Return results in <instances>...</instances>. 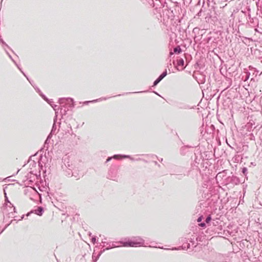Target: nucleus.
<instances>
[{
	"instance_id": "a19ab883",
	"label": "nucleus",
	"mask_w": 262,
	"mask_h": 262,
	"mask_svg": "<svg viewBox=\"0 0 262 262\" xmlns=\"http://www.w3.org/2000/svg\"><path fill=\"white\" fill-rule=\"evenodd\" d=\"M9 225H10V224H7V225L5 226V227L4 228V229H5L8 227V226H9Z\"/></svg>"
},
{
	"instance_id": "e433bc0d",
	"label": "nucleus",
	"mask_w": 262,
	"mask_h": 262,
	"mask_svg": "<svg viewBox=\"0 0 262 262\" xmlns=\"http://www.w3.org/2000/svg\"><path fill=\"white\" fill-rule=\"evenodd\" d=\"M45 101H46L47 102L50 101V100L48 99L47 97L45 98V99H43Z\"/></svg>"
},
{
	"instance_id": "72a5a7b5",
	"label": "nucleus",
	"mask_w": 262,
	"mask_h": 262,
	"mask_svg": "<svg viewBox=\"0 0 262 262\" xmlns=\"http://www.w3.org/2000/svg\"><path fill=\"white\" fill-rule=\"evenodd\" d=\"M179 249H180V248H176V247L173 248L171 249L172 250H179Z\"/></svg>"
},
{
	"instance_id": "1a4fd4ad",
	"label": "nucleus",
	"mask_w": 262,
	"mask_h": 262,
	"mask_svg": "<svg viewBox=\"0 0 262 262\" xmlns=\"http://www.w3.org/2000/svg\"><path fill=\"white\" fill-rule=\"evenodd\" d=\"M53 102H54L52 101V100H50V101H49L48 103L53 107L54 110L55 111V114H56V115L57 116V113L58 112H56V111H57V110L59 109V107L57 105L54 104Z\"/></svg>"
},
{
	"instance_id": "a878e982",
	"label": "nucleus",
	"mask_w": 262,
	"mask_h": 262,
	"mask_svg": "<svg viewBox=\"0 0 262 262\" xmlns=\"http://www.w3.org/2000/svg\"><path fill=\"white\" fill-rule=\"evenodd\" d=\"M5 201L9 203L10 204V205H11L12 204L9 201L6 195V193L5 192Z\"/></svg>"
},
{
	"instance_id": "bb28decb",
	"label": "nucleus",
	"mask_w": 262,
	"mask_h": 262,
	"mask_svg": "<svg viewBox=\"0 0 262 262\" xmlns=\"http://www.w3.org/2000/svg\"><path fill=\"white\" fill-rule=\"evenodd\" d=\"M206 223L205 222H203V223H201L200 224H199V226L202 227H204L206 226Z\"/></svg>"
},
{
	"instance_id": "37998d69",
	"label": "nucleus",
	"mask_w": 262,
	"mask_h": 262,
	"mask_svg": "<svg viewBox=\"0 0 262 262\" xmlns=\"http://www.w3.org/2000/svg\"><path fill=\"white\" fill-rule=\"evenodd\" d=\"M201 13V11H200L198 13V15H200Z\"/></svg>"
},
{
	"instance_id": "a18cd8bd",
	"label": "nucleus",
	"mask_w": 262,
	"mask_h": 262,
	"mask_svg": "<svg viewBox=\"0 0 262 262\" xmlns=\"http://www.w3.org/2000/svg\"><path fill=\"white\" fill-rule=\"evenodd\" d=\"M160 162H162L163 161V159L161 158L160 160H159Z\"/></svg>"
},
{
	"instance_id": "de8ad7c7",
	"label": "nucleus",
	"mask_w": 262,
	"mask_h": 262,
	"mask_svg": "<svg viewBox=\"0 0 262 262\" xmlns=\"http://www.w3.org/2000/svg\"><path fill=\"white\" fill-rule=\"evenodd\" d=\"M251 136H252V137L251 138V139H252L253 137H254V136H253V134H251Z\"/></svg>"
},
{
	"instance_id": "473e14b6",
	"label": "nucleus",
	"mask_w": 262,
	"mask_h": 262,
	"mask_svg": "<svg viewBox=\"0 0 262 262\" xmlns=\"http://www.w3.org/2000/svg\"><path fill=\"white\" fill-rule=\"evenodd\" d=\"M49 142H50V140L49 139L47 138V139H46V140L45 141V144H48L49 143Z\"/></svg>"
},
{
	"instance_id": "b1692460",
	"label": "nucleus",
	"mask_w": 262,
	"mask_h": 262,
	"mask_svg": "<svg viewBox=\"0 0 262 262\" xmlns=\"http://www.w3.org/2000/svg\"><path fill=\"white\" fill-rule=\"evenodd\" d=\"M179 108L181 109H187L188 108V106L187 105H182V106H178Z\"/></svg>"
},
{
	"instance_id": "49530a36",
	"label": "nucleus",
	"mask_w": 262,
	"mask_h": 262,
	"mask_svg": "<svg viewBox=\"0 0 262 262\" xmlns=\"http://www.w3.org/2000/svg\"><path fill=\"white\" fill-rule=\"evenodd\" d=\"M142 92H134V93H141Z\"/></svg>"
},
{
	"instance_id": "39448f33",
	"label": "nucleus",
	"mask_w": 262,
	"mask_h": 262,
	"mask_svg": "<svg viewBox=\"0 0 262 262\" xmlns=\"http://www.w3.org/2000/svg\"><path fill=\"white\" fill-rule=\"evenodd\" d=\"M167 74V71L165 70L154 81L153 86L157 85Z\"/></svg>"
},
{
	"instance_id": "f8f14e48",
	"label": "nucleus",
	"mask_w": 262,
	"mask_h": 262,
	"mask_svg": "<svg viewBox=\"0 0 262 262\" xmlns=\"http://www.w3.org/2000/svg\"><path fill=\"white\" fill-rule=\"evenodd\" d=\"M107 99V98H100V99H96V100H92V101H85L84 102V104H88L90 102H97L99 100H106Z\"/></svg>"
},
{
	"instance_id": "f3484780",
	"label": "nucleus",
	"mask_w": 262,
	"mask_h": 262,
	"mask_svg": "<svg viewBox=\"0 0 262 262\" xmlns=\"http://www.w3.org/2000/svg\"><path fill=\"white\" fill-rule=\"evenodd\" d=\"M182 248H183V249H189V248H190V243H188V244H187L186 245H184V244H183V245L182 246Z\"/></svg>"
},
{
	"instance_id": "6e6552de",
	"label": "nucleus",
	"mask_w": 262,
	"mask_h": 262,
	"mask_svg": "<svg viewBox=\"0 0 262 262\" xmlns=\"http://www.w3.org/2000/svg\"><path fill=\"white\" fill-rule=\"evenodd\" d=\"M184 64V61L183 58H180L177 60V67H183ZM184 67H182L181 69H179L178 67H177L178 70H183L184 69Z\"/></svg>"
},
{
	"instance_id": "79ce46f5",
	"label": "nucleus",
	"mask_w": 262,
	"mask_h": 262,
	"mask_svg": "<svg viewBox=\"0 0 262 262\" xmlns=\"http://www.w3.org/2000/svg\"><path fill=\"white\" fill-rule=\"evenodd\" d=\"M24 215H23L21 217V219H19V220H22V219L24 218Z\"/></svg>"
},
{
	"instance_id": "09e8293b",
	"label": "nucleus",
	"mask_w": 262,
	"mask_h": 262,
	"mask_svg": "<svg viewBox=\"0 0 262 262\" xmlns=\"http://www.w3.org/2000/svg\"><path fill=\"white\" fill-rule=\"evenodd\" d=\"M251 136H252V137L251 138V139H252L253 137H254V136H253V134H251Z\"/></svg>"
},
{
	"instance_id": "7c9ffc66",
	"label": "nucleus",
	"mask_w": 262,
	"mask_h": 262,
	"mask_svg": "<svg viewBox=\"0 0 262 262\" xmlns=\"http://www.w3.org/2000/svg\"><path fill=\"white\" fill-rule=\"evenodd\" d=\"M40 96L43 98V99H45V98L46 97V96L43 94L42 93H40Z\"/></svg>"
},
{
	"instance_id": "ddd939ff",
	"label": "nucleus",
	"mask_w": 262,
	"mask_h": 262,
	"mask_svg": "<svg viewBox=\"0 0 262 262\" xmlns=\"http://www.w3.org/2000/svg\"><path fill=\"white\" fill-rule=\"evenodd\" d=\"M70 104H71L70 103H66V107L69 109L71 108L74 107V100L73 99L72 100V105H70Z\"/></svg>"
},
{
	"instance_id": "8fccbe9b",
	"label": "nucleus",
	"mask_w": 262,
	"mask_h": 262,
	"mask_svg": "<svg viewBox=\"0 0 262 262\" xmlns=\"http://www.w3.org/2000/svg\"><path fill=\"white\" fill-rule=\"evenodd\" d=\"M251 136H252V137L251 138V139H252L253 137H254V136H253V134H251Z\"/></svg>"
},
{
	"instance_id": "4d7b16f0",
	"label": "nucleus",
	"mask_w": 262,
	"mask_h": 262,
	"mask_svg": "<svg viewBox=\"0 0 262 262\" xmlns=\"http://www.w3.org/2000/svg\"><path fill=\"white\" fill-rule=\"evenodd\" d=\"M261 62H262V60H261Z\"/></svg>"
},
{
	"instance_id": "423d86ee",
	"label": "nucleus",
	"mask_w": 262,
	"mask_h": 262,
	"mask_svg": "<svg viewBox=\"0 0 262 262\" xmlns=\"http://www.w3.org/2000/svg\"><path fill=\"white\" fill-rule=\"evenodd\" d=\"M43 212V208L42 207L39 206L38 207L37 209L32 210L30 212L28 213L27 215L29 216L30 213H34L38 215L41 216Z\"/></svg>"
},
{
	"instance_id": "6ab92c4d",
	"label": "nucleus",
	"mask_w": 262,
	"mask_h": 262,
	"mask_svg": "<svg viewBox=\"0 0 262 262\" xmlns=\"http://www.w3.org/2000/svg\"><path fill=\"white\" fill-rule=\"evenodd\" d=\"M193 239H194V238L193 239L191 238L190 240V242L191 243L192 246L193 247H195L196 246L197 244L193 241Z\"/></svg>"
},
{
	"instance_id": "603ef678",
	"label": "nucleus",
	"mask_w": 262,
	"mask_h": 262,
	"mask_svg": "<svg viewBox=\"0 0 262 262\" xmlns=\"http://www.w3.org/2000/svg\"><path fill=\"white\" fill-rule=\"evenodd\" d=\"M171 66V63H169V67H170Z\"/></svg>"
},
{
	"instance_id": "20e7f679",
	"label": "nucleus",
	"mask_w": 262,
	"mask_h": 262,
	"mask_svg": "<svg viewBox=\"0 0 262 262\" xmlns=\"http://www.w3.org/2000/svg\"><path fill=\"white\" fill-rule=\"evenodd\" d=\"M72 98H60L58 100L61 107H66V103H70L72 105Z\"/></svg>"
},
{
	"instance_id": "9d476101",
	"label": "nucleus",
	"mask_w": 262,
	"mask_h": 262,
	"mask_svg": "<svg viewBox=\"0 0 262 262\" xmlns=\"http://www.w3.org/2000/svg\"><path fill=\"white\" fill-rule=\"evenodd\" d=\"M68 110L69 108H67L66 107H61L60 108V113L61 115H65Z\"/></svg>"
},
{
	"instance_id": "c03bdc74",
	"label": "nucleus",
	"mask_w": 262,
	"mask_h": 262,
	"mask_svg": "<svg viewBox=\"0 0 262 262\" xmlns=\"http://www.w3.org/2000/svg\"><path fill=\"white\" fill-rule=\"evenodd\" d=\"M67 172H68V174H69V175L71 174V172L70 171H67Z\"/></svg>"
},
{
	"instance_id": "f03ea898",
	"label": "nucleus",
	"mask_w": 262,
	"mask_h": 262,
	"mask_svg": "<svg viewBox=\"0 0 262 262\" xmlns=\"http://www.w3.org/2000/svg\"><path fill=\"white\" fill-rule=\"evenodd\" d=\"M212 257L208 259L212 262H229L230 258L227 255H224L221 253H212Z\"/></svg>"
},
{
	"instance_id": "7ed1b4c3",
	"label": "nucleus",
	"mask_w": 262,
	"mask_h": 262,
	"mask_svg": "<svg viewBox=\"0 0 262 262\" xmlns=\"http://www.w3.org/2000/svg\"><path fill=\"white\" fill-rule=\"evenodd\" d=\"M125 158H128L130 160H132V161H135V160H140V158L139 159H135L134 158L130 156L129 155H114L113 157H108L107 159H106V162H109L110 161H111L112 159H114L115 160H119V159H125Z\"/></svg>"
},
{
	"instance_id": "c756f323",
	"label": "nucleus",
	"mask_w": 262,
	"mask_h": 262,
	"mask_svg": "<svg viewBox=\"0 0 262 262\" xmlns=\"http://www.w3.org/2000/svg\"><path fill=\"white\" fill-rule=\"evenodd\" d=\"M106 238L104 237V238L102 239V243H103L104 244H106V243H107L106 242Z\"/></svg>"
},
{
	"instance_id": "4c0bfd02",
	"label": "nucleus",
	"mask_w": 262,
	"mask_h": 262,
	"mask_svg": "<svg viewBox=\"0 0 262 262\" xmlns=\"http://www.w3.org/2000/svg\"><path fill=\"white\" fill-rule=\"evenodd\" d=\"M235 179H236V182H238V183H241L240 181L239 180L238 178H235Z\"/></svg>"
},
{
	"instance_id": "ea45409f",
	"label": "nucleus",
	"mask_w": 262,
	"mask_h": 262,
	"mask_svg": "<svg viewBox=\"0 0 262 262\" xmlns=\"http://www.w3.org/2000/svg\"><path fill=\"white\" fill-rule=\"evenodd\" d=\"M92 233H91V232H89V234H88V235H89V236H92Z\"/></svg>"
},
{
	"instance_id": "864d4df0",
	"label": "nucleus",
	"mask_w": 262,
	"mask_h": 262,
	"mask_svg": "<svg viewBox=\"0 0 262 262\" xmlns=\"http://www.w3.org/2000/svg\"><path fill=\"white\" fill-rule=\"evenodd\" d=\"M171 66V63H169V67H170Z\"/></svg>"
},
{
	"instance_id": "2eb2a0df",
	"label": "nucleus",
	"mask_w": 262,
	"mask_h": 262,
	"mask_svg": "<svg viewBox=\"0 0 262 262\" xmlns=\"http://www.w3.org/2000/svg\"><path fill=\"white\" fill-rule=\"evenodd\" d=\"M245 74H246V75H245V79H244L245 81H246L249 79L250 75V72H249L248 71L246 72Z\"/></svg>"
},
{
	"instance_id": "a211bd4d",
	"label": "nucleus",
	"mask_w": 262,
	"mask_h": 262,
	"mask_svg": "<svg viewBox=\"0 0 262 262\" xmlns=\"http://www.w3.org/2000/svg\"><path fill=\"white\" fill-rule=\"evenodd\" d=\"M105 250H107L106 249H103L102 250H101L99 253L97 254V258H99V257L100 256V255L105 251Z\"/></svg>"
},
{
	"instance_id": "6e6d98bb",
	"label": "nucleus",
	"mask_w": 262,
	"mask_h": 262,
	"mask_svg": "<svg viewBox=\"0 0 262 262\" xmlns=\"http://www.w3.org/2000/svg\"><path fill=\"white\" fill-rule=\"evenodd\" d=\"M0 180H1V179L0 178Z\"/></svg>"
},
{
	"instance_id": "aec40b11",
	"label": "nucleus",
	"mask_w": 262,
	"mask_h": 262,
	"mask_svg": "<svg viewBox=\"0 0 262 262\" xmlns=\"http://www.w3.org/2000/svg\"><path fill=\"white\" fill-rule=\"evenodd\" d=\"M242 173L245 175L246 176L247 173V168L246 167H244L242 168Z\"/></svg>"
},
{
	"instance_id": "5701e85b",
	"label": "nucleus",
	"mask_w": 262,
	"mask_h": 262,
	"mask_svg": "<svg viewBox=\"0 0 262 262\" xmlns=\"http://www.w3.org/2000/svg\"><path fill=\"white\" fill-rule=\"evenodd\" d=\"M92 257L93 259V262H96L97 260L98 259V258H97V256H96L94 253L93 254Z\"/></svg>"
},
{
	"instance_id": "4468645a",
	"label": "nucleus",
	"mask_w": 262,
	"mask_h": 262,
	"mask_svg": "<svg viewBox=\"0 0 262 262\" xmlns=\"http://www.w3.org/2000/svg\"><path fill=\"white\" fill-rule=\"evenodd\" d=\"M118 242H119L111 243V245H112L111 247H112V248H114L120 247V245H117V244H121L120 243H118Z\"/></svg>"
},
{
	"instance_id": "c9c22d12",
	"label": "nucleus",
	"mask_w": 262,
	"mask_h": 262,
	"mask_svg": "<svg viewBox=\"0 0 262 262\" xmlns=\"http://www.w3.org/2000/svg\"><path fill=\"white\" fill-rule=\"evenodd\" d=\"M6 210H7L6 208H4V209H3V213H6V212H7Z\"/></svg>"
},
{
	"instance_id": "393cba45",
	"label": "nucleus",
	"mask_w": 262,
	"mask_h": 262,
	"mask_svg": "<svg viewBox=\"0 0 262 262\" xmlns=\"http://www.w3.org/2000/svg\"><path fill=\"white\" fill-rule=\"evenodd\" d=\"M91 241L94 244L96 242V237L95 236H93L92 237Z\"/></svg>"
},
{
	"instance_id": "0eeeda50",
	"label": "nucleus",
	"mask_w": 262,
	"mask_h": 262,
	"mask_svg": "<svg viewBox=\"0 0 262 262\" xmlns=\"http://www.w3.org/2000/svg\"><path fill=\"white\" fill-rule=\"evenodd\" d=\"M5 52L6 53V54L8 55V56H9V57L11 59V60L14 63V64L17 66V67L18 68V69L21 71V72L23 74V75L27 78V79H28V80H29V81L30 82V83L32 85V83L30 81L29 78L27 77V76L26 75V74L24 73V72L21 70V69L19 68V67L18 66V65L17 64V63L15 62V61L13 59L12 57L11 56V55L9 53V52L6 51L5 49Z\"/></svg>"
},
{
	"instance_id": "cd10ccee",
	"label": "nucleus",
	"mask_w": 262,
	"mask_h": 262,
	"mask_svg": "<svg viewBox=\"0 0 262 262\" xmlns=\"http://www.w3.org/2000/svg\"><path fill=\"white\" fill-rule=\"evenodd\" d=\"M203 216H200L197 220L198 222H201L202 221V220H203Z\"/></svg>"
},
{
	"instance_id": "5fc2aeb1",
	"label": "nucleus",
	"mask_w": 262,
	"mask_h": 262,
	"mask_svg": "<svg viewBox=\"0 0 262 262\" xmlns=\"http://www.w3.org/2000/svg\"><path fill=\"white\" fill-rule=\"evenodd\" d=\"M164 249H166V248H164ZM166 250H169V249L167 248Z\"/></svg>"
},
{
	"instance_id": "f704fd0d",
	"label": "nucleus",
	"mask_w": 262,
	"mask_h": 262,
	"mask_svg": "<svg viewBox=\"0 0 262 262\" xmlns=\"http://www.w3.org/2000/svg\"><path fill=\"white\" fill-rule=\"evenodd\" d=\"M10 209H13L14 210V211L15 212V208L14 207H13V206L12 207L10 206Z\"/></svg>"
},
{
	"instance_id": "9b49d317",
	"label": "nucleus",
	"mask_w": 262,
	"mask_h": 262,
	"mask_svg": "<svg viewBox=\"0 0 262 262\" xmlns=\"http://www.w3.org/2000/svg\"><path fill=\"white\" fill-rule=\"evenodd\" d=\"M182 52L181 48L179 46H177L173 49V53L179 54Z\"/></svg>"
},
{
	"instance_id": "2f4dec72",
	"label": "nucleus",
	"mask_w": 262,
	"mask_h": 262,
	"mask_svg": "<svg viewBox=\"0 0 262 262\" xmlns=\"http://www.w3.org/2000/svg\"><path fill=\"white\" fill-rule=\"evenodd\" d=\"M51 137H52V134H51V133L48 135V136L47 138H48V139H49L50 140V139H51Z\"/></svg>"
},
{
	"instance_id": "412c9836",
	"label": "nucleus",
	"mask_w": 262,
	"mask_h": 262,
	"mask_svg": "<svg viewBox=\"0 0 262 262\" xmlns=\"http://www.w3.org/2000/svg\"><path fill=\"white\" fill-rule=\"evenodd\" d=\"M106 246H107L105 248V249H106L107 250H110L112 248V247H111V246H112L111 243H106Z\"/></svg>"
},
{
	"instance_id": "f257e3e1",
	"label": "nucleus",
	"mask_w": 262,
	"mask_h": 262,
	"mask_svg": "<svg viewBox=\"0 0 262 262\" xmlns=\"http://www.w3.org/2000/svg\"><path fill=\"white\" fill-rule=\"evenodd\" d=\"M124 247H136L143 246L144 244V240L140 236H134L127 239L126 241H119Z\"/></svg>"
},
{
	"instance_id": "4be33fe9",
	"label": "nucleus",
	"mask_w": 262,
	"mask_h": 262,
	"mask_svg": "<svg viewBox=\"0 0 262 262\" xmlns=\"http://www.w3.org/2000/svg\"><path fill=\"white\" fill-rule=\"evenodd\" d=\"M0 42H2V43L7 47V48H9V47L8 45L3 40V39L0 38Z\"/></svg>"
},
{
	"instance_id": "3c124183",
	"label": "nucleus",
	"mask_w": 262,
	"mask_h": 262,
	"mask_svg": "<svg viewBox=\"0 0 262 262\" xmlns=\"http://www.w3.org/2000/svg\"><path fill=\"white\" fill-rule=\"evenodd\" d=\"M251 136H252V137L251 138V139H252L253 137H254V136H253V134H251Z\"/></svg>"
},
{
	"instance_id": "c85d7f7f",
	"label": "nucleus",
	"mask_w": 262,
	"mask_h": 262,
	"mask_svg": "<svg viewBox=\"0 0 262 262\" xmlns=\"http://www.w3.org/2000/svg\"><path fill=\"white\" fill-rule=\"evenodd\" d=\"M35 90L36 92L40 95V93H42L41 91L38 88H35Z\"/></svg>"
},
{
	"instance_id": "58836bf2",
	"label": "nucleus",
	"mask_w": 262,
	"mask_h": 262,
	"mask_svg": "<svg viewBox=\"0 0 262 262\" xmlns=\"http://www.w3.org/2000/svg\"><path fill=\"white\" fill-rule=\"evenodd\" d=\"M173 54V52H170L169 53V55H170V56H171V55H172Z\"/></svg>"
},
{
	"instance_id": "dca6fc26",
	"label": "nucleus",
	"mask_w": 262,
	"mask_h": 262,
	"mask_svg": "<svg viewBox=\"0 0 262 262\" xmlns=\"http://www.w3.org/2000/svg\"><path fill=\"white\" fill-rule=\"evenodd\" d=\"M211 215H208V216L206 217V220H205V223H206V224H210V221H211Z\"/></svg>"
}]
</instances>
